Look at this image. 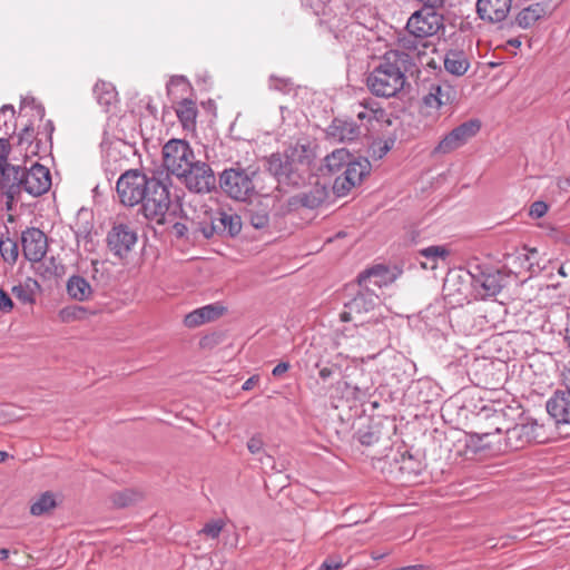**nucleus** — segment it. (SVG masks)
<instances>
[{
  "mask_svg": "<svg viewBox=\"0 0 570 570\" xmlns=\"http://www.w3.org/2000/svg\"><path fill=\"white\" fill-rule=\"evenodd\" d=\"M492 424L494 425L493 432L473 433L482 449L518 451L531 443H544L548 440L544 425L532 419H524L510 426L504 419V413L495 412L492 416Z\"/></svg>",
  "mask_w": 570,
  "mask_h": 570,
  "instance_id": "1",
  "label": "nucleus"
},
{
  "mask_svg": "<svg viewBox=\"0 0 570 570\" xmlns=\"http://www.w3.org/2000/svg\"><path fill=\"white\" fill-rule=\"evenodd\" d=\"M405 61L397 52H385L366 78L370 91L376 97L396 96L406 83L405 73L411 70Z\"/></svg>",
  "mask_w": 570,
  "mask_h": 570,
  "instance_id": "2",
  "label": "nucleus"
},
{
  "mask_svg": "<svg viewBox=\"0 0 570 570\" xmlns=\"http://www.w3.org/2000/svg\"><path fill=\"white\" fill-rule=\"evenodd\" d=\"M171 179L163 173L159 176L153 175L146 197L141 200V212L144 216L157 225H167L173 222V217L180 209L178 204H173L170 199Z\"/></svg>",
  "mask_w": 570,
  "mask_h": 570,
  "instance_id": "3",
  "label": "nucleus"
},
{
  "mask_svg": "<svg viewBox=\"0 0 570 570\" xmlns=\"http://www.w3.org/2000/svg\"><path fill=\"white\" fill-rule=\"evenodd\" d=\"M163 166L167 170L165 175H174L177 178L186 173L187 168L196 159L194 150L185 139L171 138L161 149Z\"/></svg>",
  "mask_w": 570,
  "mask_h": 570,
  "instance_id": "4",
  "label": "nucleus"
},
{
  "mask_svg": "<svg viewBox=\"0 0 570 570\" xmlns=\"http://www.w3.org/2000/svg\"><path fill=\"white\" fill-rule=\"evenodd\" d=\"M150 177L137 169L125 171L117 180L116 190L120 203L125 206H136L146 197Z\"/></svg>",
  "mask_w": 570,
  "mask_h": 570,
  "instance_id": "5",
  "label": "nucleus"
},
{
  "mask_svg": "<svg viewBox=\"0 0 570 570\" xmlns=\"http://www.w3.org/2000/svg\"><path fill=\"white\" fill-rule=\"evenodd\" d=\"M253 175L242 167L225 169L219 176L220 188L233 199L245 202L255 191Z\"/></svg>",
  "mask_w": 570,
  "mask_h": 570,
  "instance_id": "6",
  "label": "nucleus"
},
{
  "mask_svg": "<svg viewBox=\"0 0 570 570\" xmlns=\"http://www.w3.org/2000/svg\"><path fill=\"white\" fill-rule=\"evenodd\" d=\"M178 179L190 191L205 194L212 191L216 187V177L210 166L202 160L195 159L183 173Z\"/></svg>",
  "mask_w": 570,
  "mask_h": 570,
  "instance_id": "7",
  "label": "nucleus"
},
{
  "mask_svg": "<svg viewBox=\"0 0 570 570\" xmlns=\"http://www.w3.org/2000/svg\"><path fill=\"white\" fill-rule=\"evenodd\" d=\"M481 129L479 119H470L453 128L433 149L434 155L450 154L465 145Z\"/></svg>",
  "mask_w": 570,
  "mask_h": 570,
  "instance_id": "8",
  "label": "nucleus"
},
{
  "mask_svg": "<svg viewBox=\"0 0 570 570\" xmlns=\"http://www.w3.org/2000/svg\"><path fill=\"white\" fill-rule=\"evenodd\" d=\"M379 296L373 289L361 291L344 305L340 317L343 322H354L356 326L364 325L363 315L372 312L377 305Z\"/></svg>",
  "mask_w": 570,
  "mask_h": 570,
  "instance_id": "9",
  "label": "nucleus"
},
{
  "mask_svg": "<svg viewBox=\"0 0 570 570\" xmlns=\"http://www.w3.org/2000/svg\"><path fill=\"white\" fill-rule=\"evenodd\" d=\"M396 48L389 50L387 52H397L404 56L405 66L412 69L417 62L422 63L423 57L426 55V49L431 43L422 37H416L411 32L406 31L400 33L395 42Z\"/></svg>",
  "mask_w": 570,
  "mask_h": 570,
  "instance_id": "10",
  "label": "nucleus"
},
{
  "mask_svg": "<svg viewBox=\"0 0 570 570\" xmlns=\"http://www.w3.org/2000/svg\"><path fill=\"white\" fill-rule=\"evenodd\" d=\"M435 10L436 9L422 8L415 11L409 18L405 30L425 40L438 33L443 27V17Z\"/></svg>",
  "mask_w": 570,
  "mask_h": 570,
  "instance_id": "11",
  "label": "nucleus"
},
{
  "mask_svg": "<svg viewBox=\"0 0 570 570\" xmlns=\"http://www.w3.org/2000/svg\"><path fill=\"white\" fill-rule=\"evenodd\" d=\"M371 164L366 158L351 160L347 163L344 171L337 176L333 184V191L338 196H345L353 187L361 184L363 178L368 175Z\"/></svg>",
  "mask_w": 570,
  "mask_h": 570,
  "instance_id": "12",
  "label": "nucleus"
},
{
  "mask_svg": "<svg viewBox=\"0 0 570 570\" xmlns=\"http://www.w3.org/2000/svg\"><path fill=\"white\" fill-rule=\"evenodd\" d=\"M242 230V218L232 210H217L210 217V224L202 228V233L206 238L216 235L234 237Z\"/></svg>",
  "mask_w": 570,
  "mask_h": 570,
  "instance_id": "13",
  "label": "nucleus"
},
{
  "mask_svg": "<svg viewBox=\"0 0 570 570\" xmlns=\"http://www.w3.org/2000/svg\"><path fill=\"white\" fill-rule=\"evenodd\" d=\"M51 186L50 170L38 163L29 169L21 168V190L32 196L45 194Z\"/></svg>",
  "mask_w": 570,
  "mask_h": 570,
  "instance_id": "14",
  "label": "nucleus"
},
{
  "mask_svg": "<svg viewBox=\"0 0 570 570\" xmlns=\"http://www.w3.org/2000/svg\"><path fill=\"white\" fill-rule=\"evenodd\" d=\"M364 135L362 126L350 118H334L326 129L327 139L337 144H352Z\"/></svg>",
  "mask_w": 570,
  "mask_h": 570,
  "instance_id": "15",
  "label": "nucleus"
},
{
  "mask_svg": "<svg viewBox=\"0 0 570 570\" xmlns=\"http://www.w3.org/2000/svg\"><path fill=\"white\" fill-rule=\"evenodd\" d=\"M136 242V233L126 224H115L107 235L108 247L118 257L126 256Z\"/></svg>",
  "mask_w": 570,
  "mask_h": 570,
  "instance_id": "16",
  "label": "nucleus"
},
{
  "mask_svg": "<svg viewBox=\"0 0 570 570\" xmlns=\"http://www.w3.org/2000/svg\"><path fill=\"white\" fill-rule=\"evenodd\" d=\"M22 252L29 262H40L48 249L46 234L39 228H27L21 234Z\"/></svg>",
  "mask_w": 570,
  "mask_h": 570,
  "instance_id": "17",
  "label": "nucleus"
},
{
  "mask_svg": "<svg viewBox=\"0 0 570 570\" xmlns=\"http://www.w3.org/2000/svg\"><path fill=\"white\" fill-rule=\"evenodd\" d=\"M466 273L471 277L473 288L481 297H492L500 293L502 286L498 275L485 273L480 265L470 266Z\"/></svg>",
  "mask_w": 570,
  "mask_h": 570,
  "instance_id": "18",
  "label": "nucleus"
},
{
  "mask_svg": "<svg viewBox=\"0 0 570 570\" xmlns=\"http://www.w3.org/2000/svg\"><path fill=\"white\" fill-rule=\"evenodd\" d=\"M21 191V168L11 164L0 166V193L7 197L10 204Z\"/></svg>",
  "mask_w": 570,
  "mask_h": 570,
  "instance_id": "19",
  "label": "nucleus"
},
{
  "mask_svg": "<svg viewBox=\"0 0 570 570\" xmlns=\"http://www.w3.org/2000/svg\"><path fill=\"white\" fill-rule=\"evenodd\" d=\"M355 117L361 121L362 129L368 131V125L373 121L376 122H389L387 114L380 107L379 102L372 98H366L360 101L354 109Z\"/></svg>",
  "mask_w": 570,
  "mask_h": 570,
  "instance_id": "20",
  "label": "nucleus"
},
{
  "mask_svg": "<svg viewBox=\"0 0 570 570\" xmlns=\"http://www.w3.org/2000/svg\"><path fill=\"white\" fill-rule=\"evenodd\" d=\"M456 97V90L446 81H433L429 85V91L423 97L426 107L439 109L451 104Z\"/></svg>",
  "mask_w": 570,
  "mask_h": 570,
  "instance_id": "21",
  "label": "nucleus"
},
{
  "mask_svg": "<svg viewBox=\"0 0 570 570\" xmlns=\"http://www.w3.org/2000/svg\"><path fill=\"white\" fill-rule=\"evenodd\" d=\"M511 4L512 0H478L476 12L483 21L498 23L508 17Z\"/></svg>",
  "mask_w": 570,
  "mask_h": 570,
  "instance_id": "22",
  "label": "nucleus"
},
{
  "mask_svg": "<svg viewBox=\"0 0 570 570\" xmlns=\"http://www.w3.org/2000/svg\"><path fill=\"white\" fill-rule=\"evenodd\" d=\"M395 276L390 268L383 264L374 265L357 276V283L361 288L372 289L371 286L381 288L394 281Z\"/></svg>",
  "mask_w": 570,
  "mask_h": 570,
  "instance_id": "23",
  "label": "nucleus"
},
{
  "mask_svg": "<svg viewBox=\"0 0 570 570\" xmlns=\"http://www.w3.org/2000/svg\"><path fill=\"white\" fill-rule=\"evenodd\" d=\"M546 407L558 424L570 423V390L554 392Z\"/></svg>",
  "mask_w": 570,
  "mask_h": 570,
  "instance_id": "24",
  "label": "nucleus"
},
{
  "mask_svg": "<svg viewBox=\"0 0 570 570\" xmlns=\"http://www.w3.org/2000/svg\"><path fill=\"white\" fill-rule=\"evenodd\" d=\"M328 197L324 185L315 184L307 191L299 193L288 200L289 206H302L309 209L320 207Z\"/></svg>",
  "mask_w": 570,
  "mask_h": 570,
  "instance_id": "25",
  "label": "nucleus"
},
{
  "mask_svg": "<svg viewBox=\"0 0 570 570\" xmlns=\"http://www.w3.org/2000/svg\"><path fill=\"white\" fill-rule=\"evenodd\" d=\"M450 256V249L443 245H433L422 248L416 254V261L423 269L434 271L440 262H445Z\"/></svg>",
  "mask_w": 570,
  "mask_h": 570,
  "instance_id": "26",
  "label": "nucleus"
},
{
  "mask_svg": "<svg viewBox=\"0 0 570 570\" xmlns=\"http://www.w3.org/2000/svg\"><path fill=\"white\" fill-rule=\"evenodd\" d=\"M174 108L183 129L194 131L196 129V119L198 116L196 102L189 98H183L176 102Z\"/></svg>",
  "mask_w": 570,
  "mask_h": 570,
  "instance_id": "27",
  "label": "nucleus"
},
{
  "mask_svg": "<svg viewBox=\"0 0 570 570\" xmlns=\"http://www.w3.org/2000/svg\"><path fill=\"white\" fill-rule=\"evenodd\" d=\"M223 314V307L206 305L197 308L185 316L184 323L187 327H197L207 322L214 321Z\"/></svg>",
  "mask_w": 570,
  "mask_h": 570,
  "instance_id": "28",
  "label": "nucleus"
},
{
  "mask_svg": "<svg viewBox=\"0 0 570 570\" xmlns=\"http://www.w3.org/2000/svg\"><path fill=\"white\" fill-rule=\"evenodd\" d=\"M267 169L279 183L292 181L293 164L289 161L288 157H283L279 154H273L268 159Z\"/></svg>",
  "mask_w": 570,
  "mask_h": 570,
  "instance_id": "29",
  "label": "nucleus"
},
{
  "mask_svg": "<svg viewBox=\"0 0 570 570\" xmlns=\"http://www.w3.org/2000/svg\"><path fill=\"white\" fill-rule=\"evenodd\" d=\"M67 293L76 301H88L92 295V288L89 282L79 275H72L67 281Z\"/></svg>",
  "mask_w": 570,
  "mask_h": 570,
  "instance_id": "30",
  "label": "nucleus"
},
{
  "mask_svg": "<svg viewBox=\"0 0 570 570\" xmlns=\"http://www.w3.org/2000/svg\"><path fill=\"white\" fill-rule=\"evenodd\" d=\"M469 60L462 50H449L444 57V68L454 76H462L469 69Z\"/></svg>",
  "mask_w": 570,
  "mask_h": 570,
  "instance_id": "31",
  "label": "nucleus"
},
{
  "mask_svg": "<svg viewBox=\"0 0 570 570\" xmlns=\"http://www.w3.org/2000/svg\"><path fill=\"white\" fill-rule=\"evenodd\" d=\"M544 14L546 9L541 3H532L517 14L515 23L522 29H528L543 18Z\"/></svg>",
  "mask_w": 570,
  "mask_h": 570,
  "instance_id": "32",
  "label": "nucleus"
},
{
  "mask_svg": "<svg viewBox=\"0 0 570 570\" xmlns=\"http://www.w3.org/2000/svg\"><path fill=\"white\" fill-rule=\"evenodd\" d=\"M352 155L346 148H338L325 157V167L331 174H336L346 167Z\"/></svg>",
  "mask_w": 570,
  "mask_h": 570,
  "instance_id": "33",
  "label": "nucleus"
},
{
  "mask_svg": "<svg viewBox=\"0 0 570 570\" xmlns=\"http://www.w3.org/2000/svg\"><path fill=\"white\" fill-rule=\"evenodd\" d=\"M94 95L100 106L108 108L116 101L117 91L112 83L100 80L94 87Z\"/></svg>",
  "mask_w": 570,
  "mask_h": 570,
  "instance_id": "34",
  "label": "nucleus"
},
{
  "mask_svg": "<svg viewBox=\"0 0 570 570\" xmlns=\"http://www.w3.org/2000/svg\"><path fill=\"white\" fill-rule=\"evenodd\" d=\"M248 220L256 229H262L269 224V205L259 203L248 209Z\"/></svg>",
  "mask_w": 570,
  "mask_h": 570,
  "instance_id": "35",
  "label": "nucleus"
},
{
  "mask_svg": "<svg viewBox=\"0 0 570 570\" xmlns=\"http://www.w3.org/2000/svg\"><path fill=\"white\" fill-rule=\"evenodd\" d=\"M56 505L55 495L51 492H45L31 504L30 513L40 517L50 512Z\"/></svg>",
  "mask_w": 570,
  "mask_h": 570,
  "instance_id": "36",
  "label": "nucleus"
},
{
  "mask_svg": "<svg viewBox=\"0 0 570 570\" xmlns=\"http://www.w3.org/2000/svg\"><path fill=\"white\" fill-rule=\"evenodd\" d=\"M368 11H370L368 8L360 7V8L355 9L348 16V18L344 19L343 22L337 21V23H336L335 21H331V27L342 31L345 28H347L348 23H351L353 21V22H355V23H357L360 26H363L365 28L371 29L372 24H370V22L367 20L363 19L364 13L368 12Z\"/></svg>",
  "mask_w": 570,
  "mask_h": 570,
  "instance_id": "37",
  "label": "nucleus"
},
{
  "mask_svg": "<svg viewBox=\"0 0 570 570\" xmlns=\"http://www.w3.org/2000/svg\"><path fill=\"white\" fill-rule=\"evenodd\" d=\"M31 285L38 287L37 281L28 278L26 284L14 285L11 289L13 296L24 304H32L35 302V293Z\"/></svg>",
  "mask_w": 570,
  "mask_h": 570,
  "instance_id": "38",
  "label": "nucleus"
},
{
  "mask_svg": "<svg viewBox=\"0 0 570 570\" xmlns=\"http://www.w3.org/2000/svg\"><path fill=\"white\" fill-rule=\"evenodd\" d=\"M0 255L6 263L13 265L19 256V248L17 242H14L11 238L1 239Z\"/></svg>",
  "mask_w": 570,
  "mask_h": 570,
  "instance_id": "39",
  "label": "nucleus"
},
{
  "mask_svg": "<svg viewBox=\"0 0 570 570\" xmlns=\"http://www.w3.org/2000/svg\"><path fill=\"white\" fill-rule=\"evenodd\" d=\"M139 498H140L139 493L135 492L134 490L126 489V490L112 493L110 497V500L116 508H126V507L135 503L136 501H138Z\"/></svg>",
  "mask_w": 570,
  "mask_h": 570,
  "instance_id": "40",
  "label": "nucleus"
},
{
  "mask_svg": "<svg viewBox=\"0 0 570 570\" xmlns=\"http://www.w3.org/2000/svg\"><path fill=\"white\" fill-rule=\"evenodd\" d=\"M268 87L272 90L288 94L293 88V81L289 78H281L272 75L268 79Z\"/></svg>",
  "mask_w": 570,
  "mask_h": 570,
  "instance_id": "41",
  "label": "nucleus"
},
{
  "mask_svg": "<svg viewBox=\"0 0 570 570\" xmlns=\"http://www.w3.org/2000/svg\"><path fill=\"white\" fill-rule=\"evenodd\" d=\"M225 527V522L222 519H216L207 522L199 533L205 534L208 538L217 539Z\"/></svg>",
  "mask_w": 570,
  "mask_h": 570,
  "instance_id": "42",
  "label": "nucleus"
},
{
  "mask_svg": "<svg viewBox=\"0 0 570 570\" xmlns=\"http://www.w3.org/2000/svg\"><path fill=\"white\" fill-rule=\"evenodd\" d=\"M400 470L404 473H407L409 475H419L422 470V464L420 461L412 458V455H409L405 458L402 456Z\"/></svg>",
  "mask_w": 570,
  "mask_h": 570,
  "instance_id": "43",
  "label": "nucleus"
},
{
  "mask_svg": "<svg viewBox=\"0 0 570 570\" xmlns=\"http://www.w3.org/2000/svg\"><path fill=\"white\" fill-rule=\"evenodd\" d=\"M85 313L86 308L82 306H70L62 308L59 315L63 322H71L75 320H81Z\"/></svg>",
  "mask_w": 570,
  "mask_h": 570,
  "instance_id": "44",
  "label": "nucleus"
},
{
  "mask_svg": "<svg viewBox=\"0 0 570 570\" xmlns=\"http://www.w3.org/2000/svg\"><path fill=\"white\" fill-rule=\"evenodd\" d=\"M181 87L183 91H187L190 88L188 80L184 76H174L167 83V92L169 96L173 95L174 88Z\"/></svg>",
  "mask_w": 570,
  "mask_h": 570,
  "instance_id": "45",
  "label": "nucleus"
},
{
  "mask_svg": "<svg viewBox=\"0 0 570 570\" xmlns=\"http://www.w3.org/2000/svg\"><path fill=\"white\" fill-rule=\"evenodd\" d=\"M548 212V205L544 202L538 200L530 206V216L540 218Z\"/></svg>",
  "mask_w": 570,
  "mask_h": 570,
  "instance_id": "46",
  "label": "nucleus"
},
{
  "mask_svg": "<svg viewBox=\"0 0 570 570\" xmlns=\"http://www.w3.org/2000/svg\"><path fill=\"white\" fill-rule=\"evenodd\" d=\"M343 568V562L341 558H327L320 566L318 570H340Z\"/></svg>",
  "mask_w": 570,
  "mask_h": 570,
  "instance_id": "47",
  "label": "nucleus"
},
{
  "mask_svg": "<svg viewBox=\"0 0 570 570\" xmlns=\"http://www.w3.org/2000/svg\"><path fill=\"white\" fill-rule=\"evenodd\" d=\"M328 0H304L306 7L311 8L315 14L324 13Z\"/></svg>",
  "mask_w": 570,
  "mask_h": 570,
  "instance_id": "48",
  "label": "nucleus"
},
{
  "mask_svg": "<svg viewBox=\"0 0 570 570\" xmlns=\"http://www.w3.org/2000/svg\"><path fill=\"white\" fill-rule=\"evenodd\" d=\"M176 216H177V214L173 217V222L171 223H167V224L171 225V229H173L174 235L177 238H181V237H184L187 234L188 228H187V226L184 223L176 222L175 220Z\"/></svg>",
  "mask_w": 570,
  "mask_h": 570,
  "instance_id": "49",
  "label": "nucleus"
},
{
  "mask_svg": "<svg viewBox=\"0 0 570 570\" xmlns=\"http://www.w3.org/2000/svg\"><path fill=\"white\" fill-rule=\"evenodd\" d=\"M13 308V302L10 296L0 288V311L3 313H9Z\"/></svg>",
  "mask_w": 570,
  "mask_h": 570,
  "instance_id": "50",
  "label": "nucleus"
},
{
  "mask_svg": "<svg viewBox=\"0 0 570 570\" xmlns=\"http://www.w3.org/2000/svg\"><path fill=\"white\" fill-rule=\"evenodd\" d=\"M11 150L9 141L4 138H0V166L9 164L8 157Z\"/></svg>",
  "mask_w": 570,
  "mask_h": 570,
  "instance_id": "51",
  "label": "nucleus"
},
{
  "mask_svg": "<svg viewBox=\"0 0 570 570\" xmlns=\"http://www.w3.org/2000/svg\"><path fill=\"white\" fill-rule=\"evenodd\" d=\"M247 449L250 453L257 454L263 450V441L261 438L253 436L247 442Z\"/></svg>",
  "mask_w": 570,
  "mask_h": 570,
  "instance_id": "52",
  "label": "nucleus"
},
{
  "mask_svg": "<svg viewBox=\"0 0 570 570\" xmlns=\"http://www.w3.org/2000/svg\"><path fill=\"white\" fill-rule=\"evenodd\" d=\"M291 367V364L288 362H281L278 363L272 371V374L275 377H281L284 373H286Z\"/></svg>",
  "mask_w": 570,
  "mask_h": 570,
  "instance_id": "53",
  "label": "nucleus"
},
{
  "mask_svg": "<svg viewBox=\"0 0 570 570\" xmlns=\"http://www.w3.org/2000/svg\"><path fill=\"white\" fill-rule=\"evenodd\" d=\"M259 460L264 469L274 471L276 468V460L272 455L264 454Z\"/></svg>",
  "mask_w": 570,
  "mask_h": 570,
  "instance_id": "54",
  "label": "nucleus"
},
{
  "mask_svg": "<svg viewBox=\"0 0 570 570\" xmlns=\"http://www.w3.org/2000/svg\"><path fill=\"white\" fill-rule=\"evenodd\" d=\"M289 461L286 458H281L276 460V468H274V471L277 473H282L288 469Z\"/></svg>",
  "mask_w": 570,
  "mask_h": 570,
  "instance_id": "55",
  "label": "nucleus"
},
{
  "mask_svg": "<svg viewBox=\"0 0 570 570\" xmlns=\"http://www.w3.org/2000/svg\"><path fill=\"white\" fill-rule=\"evenodd\" d=\"M333 367L325 366L320 370L318 375L323 381H326L333 375Z\"/></svg>",
  "mask_w": 570,
  "mask_h": 570,
  "instance_id": "56",
  "label": "nucleus"
},
{
  "mask_svg": "<svg viewBox=\"0 0 570 570\" xmlns=\"http://www.w3.org/2000/svg\"><path fill=\"white\" fill-rule=\"evenodd\" d=\"M562 380H563L567 389L570 390V362L563 368Z\"/></svg>",
  "mask_w": 570,
  "mask_h": 570,
  "instance_id": "57",
  "label": "nucleus"
},
{
  "mask_svg": "<svg viewBox=\"0 0 570 570\" xmlns=\"http://www.w3.org/2000/svg\"><path fill=\"white\" fill-rule=\"evenodd\" d=\"M390 145L385 141L383 144H379V157H383L389 150H390Z\"/></svg>",
  "mask_w": 570,
  "mask_h": 570,
  "instance_id": "58",
  "label": "nucleus"
},
{
  "mask_svg": "<svg viewBox=\"0 0 570 570\" xmlns=\"http://www.w3.org/2000/svg\"><path fill=\"white\" fill-rule=\"evenodd\" d=\"M256 382V379L253 376V377H249L243 385V390H249L252 389V386L254 385V383Z\"/></svg>",
  "mask_w": 570,
  "mask_h": 570,
  "instance_id": "59",
  "label": "nucleus"
},
{
  "mask_svg": "<svg viewBox=\"0 0 570 570\" xmlns=\"http://www.w3.org/2000/svg\"><path fill=\"white\" fill-rule=\"evenodd\" d=\"M372 442V435L371 434H363L361 436V443L362 444H366V445H370Z\"/></svg>",
  "mask_w": 570,
  "mask_h": 570,
  "instance_id": "60",
  "label": "nucleus"
},
{
  "mask_svg": "<svg viewBox=\"0 0 570 570\" xmlns=\"http://www.w3.org/2000/svg\"><path fill=\"white\" fill-rule=\"evenodd\" d=\"M6 111H10L11 115H14V108L11 105H4L1 107V112L4 114Z\"/></svg>",
  "mask_w": 570,
  "mask_h": 570,
  "instance_id": "61",
  "label": "nucleus"
},
{
  "mask_svg": "<svg viewBox=\"0 0 570 570\" xmlns=\"http://www.w3.org/2000/svg\"><path fill=\"white\" fill-rule=\"evenodd\" d=\"M9 557V550L8 549H0V559L6 560Z\"/></svg>",
  "mask_w": 570,
  "mask_h": 570,
  "instance_id": "62",
  "label": "nucleus"
},
{
  "mask_svg": "<svg viewBox=\"0 0 570 570\" xmlns=\"http://www.w3.org/2000/svg\"><path fill=\"white\" fill-rule=\"evenodd\" d=\"M9 454L4 451H0V463L4 462L8 459Z\"/></svg>",
  "mask_w": 570,
  "mask_h": 570,
  "instance_id": "63",
  "label": "nucleus"
},
{
  "mask_svg": "<svg viewBox=\"0 0 570 570\" xmlns=\"http://www.w3.org/2000/svg\"><path fill=\"white\" fill-rule=\"evenodd\" d=\"M566 340H567L568 345L570 347V325L566 328Z\"/></svg>",
  "mask_w": 570,
  "mask_h": 570,
  "instance_id": "64",
  "label": "nucleus"
}]
</instances>
